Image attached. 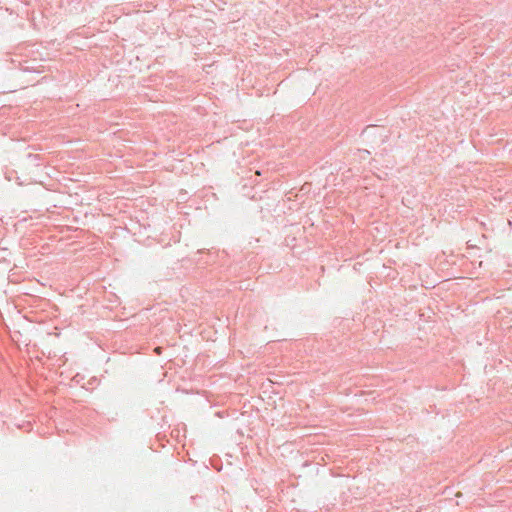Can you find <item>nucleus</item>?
Segmentation results:
<instances>
[{
  "label": "nucleus",
  "instance_id": "f257e3e1",
  "mask_svg": "<svg viewBox=\"0 0 512 512\" xmlns=\"http://www.w3.org/2000/svg\"><path fill=\"white\" fill-rule=\"evenodd\" d=\"M155 352L159 354V353H160V347H157V348L155 349Z\"/></svg>",
  "mask_w": 512,
  "mask_h": 512
}]
</instances>
